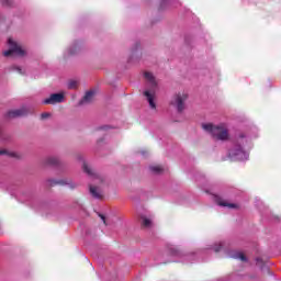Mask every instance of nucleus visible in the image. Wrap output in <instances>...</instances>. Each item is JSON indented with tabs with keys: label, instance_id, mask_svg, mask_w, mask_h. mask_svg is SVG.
<instances>
[{
	"label": "nucleus",
	"instance_id": "3",
	"mask_svg": "<svg viewBox=\"0 0 281 281\" xmlns=\"http://www.w3.org/2000/svg\"><path fill=\"white\" fill-rule=\"evenodd\" d=\"M9 43V49L3 52V56L9 57V56H25V50L16 44L12 38L8 40Z\"/></svg>",
	"mask_w": 281,
	"mask_h": 281
},
{
	"label": "nucleus",
	"instance_id": "20",
	"mask_svg": "<svg viewBox=\"0 0 281 281\" xmlns=\"http://www.w3.org/2000/svg\"><path fill=\"white\" fill-rule=\"evenodd\" d=\"M0 155H8L9 157H19L14 151H8L5 149L0 150Z\"/></svg>",
	"mask_w": 281,
	"mask_h": 281
},
{
	"label": "nucleus",
	"instance_id": "13",
	"mask_svg": "<svg viewBox=\"0 0 281 281\" xmlns=\"http://www.w3.org/2000/svg\"><path fill=\"white\" fill-rule=\"evenodd\" d=\"M82 168H83V172H86V175H88L89 177H97L93 168H91V166H89L87 162H83Z\"/></svg>",
	"mask_w": 281,
	"mask_h": 281
},
{
	"label": "nucleus",
	"instance_id": "2",
	"mask_svg": "<svg viewBox=\"0 0 281 281\" xmlns=\"http://www.w3.org/2000/svg\"><path fill=\"white\" fill-rule=\"evenodd\" d=\"M186 100H188V94L179 92L173 95L170 104L177 109L178 113H183L186 110Z\"/></svg>",
	"mask_w": 281,
	"mask_h": 281
},
{
	"label": "nucleus",
	"instance_id": "26",
	"mask_svg": "<svg viewBox=\"0 0 281 281\" xmlns=\"http://www.w3.org/2000/svg\"><path fill=\"white\" fill-rule=\"evenodd\" d=\"M70 54L74 55V52L70 50Z\"/></svg>",
	"mask_w": 281,
	"mask_h": 281
},
{
	"label": "nucleus",
	"instance_id": "1",
	"mask_svg": "<svg viewBox=\"0 0 281 281\" xmlns=\"http://www.w3.org/2000/svg\"><path fill=\"white\" fill-rule=\"evenodd\" d=\"M203 131H206V133H210L214 139H217L218 142H227L229 139V128L227 127V124L222 123L218 125H214L212 123H204L202 124Z\"/></svg>",
	"mask_w": 281,
	"mask_h": 281
},
{
	"label": "nucleus",
	"instance_id": "11",
	"mask_svg": "<svg viewBox=\"0 0 281 281\" xmlns=\"http://www.w3.org/2000/svg\"><path fill=\"white\" fill-rule=\"evenodd\" d=\"M144 95L147 98L150 109H157V104L155 103V93H150V91L146 90Z\"/></svg>",
	"mask_w": 281,
	"mask_h": 281
},
{
	"label": "nucleus",
	"instance_id": "6",
	"mask_svg": "<svg viewBox=\"0 0 281 281\" xmlns=\"http://www.w3.org/2000/svg\"><path fill=\"white\" fill-rule=\"evenodd\" d=\"M48 183L49 186H68V188H70L71 190H74V188L77 187V184L74 183L71 179H61V180L50 179L48 180Z\"/></svg>",
	"mask_w": 281,
	"mask_h": 281
},
{
	"label": "nucleus",
	"instance_id": "5",
	"mask_svg": "<svg viewBox=\"0 0 281 281\" xmlns=\"http://www.w3.org/2000/svg\"><path fill=\"white\" fill-rule=\"evenodd\" d=\"M29 113L30 111L27 110V108H21L18 110H11L7 112L5 117L8 120H14L16 117H25V115H27Z\"/></svg>",
	"mask_w": 281,
	"mask_h": 281
},
{
	"label": "nucleus",
	"instance_id": "18",
	"mask_svg": "<svg viewBox=\"0 0 281 281\" xmlns=\"http://www.w3.org/2000/svg\"><path fill=\"white\" fill-rule=\"evenodd\" d=\"M142 226L143 227H150L153 225V222L147 218L146 216H142Z\"/></svg>",
	"mask_w": 281,
	"mask_h": 281
},
{
	"label": "nucleus",
	"instance_id": "25",
	"mask_svg": "<svg viewBox=\"0 0 281 281\" xmlns=\"http://www.w3.org/2000/svg\"><path fill=\"white\" fill-rule=\"evenodd\" d=\"M221 249H223L222 245H220L218 247H215V252L218 254V251H221Z\"/></svg>",
	"mask_w": 281,
	"mask_h": 281
},
{
	"label": "nucleus",
	"instance_id": "10",
	"mask_svg": "<svg viewBox=\"0 0 281 281\" xmlns=\"http://www.w3.org/2000/svg\"><path fill=\"white\" fill-rule=\"evenodd\" d=\"M215 199H216L217 205H220L221 207H228L229 210H238V207H239L238 204L229 203L225 200H222L221 196H215Z\"/></svg>",
	"mask_w": 281,
	"mask_h": 281
},
{
	"label": "nucleus",
	"instance_id": "19",
	"mask_svg": "<svg viewBox=\"0 0 281 281\" xmlns=\"http://www.w3.org/2000/svg\"><path fill=\"white\" fill-rule=\"evenodd\" d=\"M257 266L261 267L262 270L269 271V267L265 266V261H262L260 258L256 259Z\"/></svg>",
	"mask_w": 281,
	"mask_h": 281
},
{
	"label": "nucleus",
	"instance_id": "24",
	"mask_svg": "<svg viewBox=\"0 0 281 281\" xmlns=\"http://www.w3.org/2000/svg\"><path fill=\"white\" fill-rule=\"evenodd\" d=\"M12 69L13 71H18V74H23L20 67L13 66Z\"/></svg>",
	"mask_w": 281,
	"mask_h": 281
},
{
	"label": "nucleus",
	"instance_id": "16",
	"mask_svg": "<svg viewBox=\"0 0 281 281\" xmlns=\"http://www.w3.org/2000/svg\"><path fill=\"white\" fill-rule=\"evenodd\" d=\"M12 136H10V134L3 132V130L0 127V139L2 142H10Z\"/></svg>",
	"mask_w": 281,
	"mask_h": 281
},
{
	"label": "nucleus",
	"instance_id": "4",
	"mask_svg": "<svg viewBox=\"0 0 281 281\" xmlns=\"http://www.w3.org/2000/svg\"><path fill=\"white\" fill-rule=\"evenodd\" d=\"M61 102H65V93L59 92L50 94L43 101V104H60Z\"/></svg>",
	"mask_w": 281,
	"mask_h": 281
},
{
	"label": "nucleus",
	"instance_id": "22",
	"mask_svg": "<svg viewBox=\"0 0 281 281\" xmlns=\"http://www.w3.org/2000/svg\"><path fill=\"white\" fill-rule=\"evenodd\" d=\"M52 114L44 112L41 114V120H47V117H49Z\"/></svg>",
	"mask_w": 281,
	"mask_h": 281
},
{
	"label": "nucleus",
	"instance_id": "9",
	"mask_svg": "<svg viewBox=\"0 0 281 281\" xmlns=\"http://www.w3.org/2000/svg\"><path fill=\"white\" fill-rule=\"evenodd\" d=\"M245 155V150H243V146L235 145L233 149L228 151L229 159H234V157H243Z\"/></svg>",
	"mask_w": 281,
	"mask_h": 281
},
{
	"label": "nucleus",
	"instance_id": "14",
	"mask_svg": "<svg viewBox=\"0 0 281 281\" xmlns=\"http://www.w3.org/2000/svg\"><path fill=\"white\" fill-rule=\"evenodd\" d=\"M149 170H151V172H154V175H161V172H164V167L162 166H150Z\"/></svg>",
	"mask_w": 281,
	"mask_h": 281
},
{
	"label": "nucleus",
	"instance_id": "8",
	"mask_svg": "<svg viewBox=\"0 0 281 281\" xmlns=\"http://www.w3.org/2000/svg\"><path fill=\"white\" fill-rule=\"evenodd\" d=\"M89 192L91 194V196H93V199H97L99 201H102V199H104V194L102 193V189L91 186L89 187Z\"/></svg>",
	"mask_w": 281,
	"mask_h": 281
},
{
	"label": "nucleus",
	"instance_id": "23",
	"mask_svg": "<svg viewBox=\"0 0 281 281\" xmlns=\"http://www.w3.org/2000/svg\"><path fill=\"white\" fill-rule=\"evenodd\" d=\"M99 217L101 218V221H103V224H104V225H109V224L106 223V216H104L103 214H100V213H99Z\"/></svg>",
	"mask_w": 281,
	"mask_h": 281
},
{
	"label": "nucleus",
	"instance_id": "21",
	"mask_svg": "<svg viewBox=\"0 0 281 281\" xmlns=\"http://www.w3.org/2000/svg\"><path fill=\"white\" fill-rule=\"evenodd\" d=\"M68 89H78V81H76V80L69 81Z\"/></svg>",
	"mask_w": 281,
	"mask_h": 281
},
{
	"label": "nucleus",
	"instance_id": "15",
	"mask_svg": "<svg viewBox=\"0 0 281 281\" xmlns=\"http://www.w3.org/2000/svg\"><path fill=\"white\" fill-rule=\"evenodd\" d=\"M144 77L146 78V80H148L149 82H151V85L154 87H157V82L155 81V76L151 75V72H145Z\"/></svg>",
	"mask_w": 281,
	"mask_h": 281
},
{
	"label": "nucleus",
	"instance_id": "7",
	"mask_svg": "<svg viewBox=\"0 0 281 281\" xmlns=\"http://www.w3.org/2000/svg\"><path fill=\"white\" fill-rule=\"evenodd\" d=\"M95 100V91L89 90L86 92L83 98L79 101V106H82L83 104H91Z\"/></svg>",
	"mask_w": 281,
	"mask_h": 281
},
{
	"label": "nucleus",
	"instance_id": "17",
	"mask_svg": "<svg viewBox=\"0 0 281 281\" xmlns=\"http://www.w3.org/2000/svg\"><path fill=\"white\" fill-rule=\"evenodd\" d=\"M233 258H236L237 260H241V262H247V256L243 252H236Z\"/></svg>",
	"mask_w": 281,
	"mask_h": 281
},
{
	"label": "nucleus",
	"instance_id": "12",
	"mask_svg": "<svg viewBox=\"0 0 281 281\" xmlns=\"http://www.w3.org/2000/svg\"><path fill=\"white\" fill-rule=\"evenodd\" d=\"M46 166H58L60 164V159L58 157H48L45 160Z\"/></svg>",
	"mask_w": 281,
	"mask_h": 281
}]
</instances>
